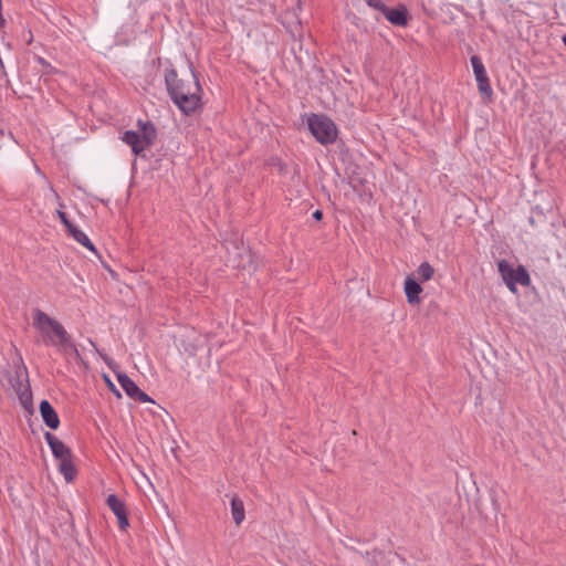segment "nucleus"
<instances>
[{"label": "nucleus", "mask_w": 566, "mask_h": 566, "mask_svg": "<svg viewBox=\"0 0 566 566\" xmlns=\"http://www.w3.org/2000/svg\"><path fill=\"white\" fill-rule=\"evenodd\" d=\"M166 84L168 92L177 105L185 114L196 112L201 105V86L192 71L178 77L174 70L167 71Z\"/></svg>", "instance_id": "1"}, {"label": "nucleus", "mask_w": 566, "mask_h": 566, "mask_svg": "<svg viewBox=\"0 0 566 566\" xmlns=\"http://www.w3.org/2000/svg\"><path fill=\"white\" fill-rule=\"evenodd\" d=\"M32 324L42 344L56 347L63 354L77 353L71 335L56 318L35 308L32 312Z\"/></svg>", "instance_id": "2"}, {"label": "nucleus", "mask_w": 566, "mask_h": 566, "mask_svg": "<svg viewBox=\"0 0 566 566\" xmlns=\"http://www.w3.org/2000/svg\"><path fill=\"white\" fill-rule=\"evenodd\" d=\"M44 439L49 444L54 458L59 461V471L66 482H72L76 475V469L72 461L71 449L51 432L44 433Z\"/></svg>", "instance_id": "3"}, {"label": "nucleus", "mask_w": 566, "mask_h": 566, "mask_svg": "<svg viewBox=\"0 0 566 566\" xmlns=\"http://www.w3.org/2000/svg\"><path fill=\"white\" fill-rule=\"evenodd\" d=\"M140 132L127 130L122 140L132 147L135 155H139L156 139V129L150 123L139 122Z\"/></svg>", "instance_id": "4"}, {"label": "nucleus", "mask_w": 566, "mask_h": 566, "mask_svg": "<svg viewBox=\"0 0 566 566\" xmlns=\"http://www.w3.org/2000/svg\"><path fill=\"white\" fill-rule=\"evenodd\" d=\"M499 272L502 276V280L506 284L507 289L512 293H516V285L521 284L523 286H527L531 283V277L526 271V269L522 265L513 266L505 260H501L497 263Z\"/></svg>", "instance_id": "5"}, {"label": "nucleus", "mask_w": 566, "mask_h": 566, "mask_svg": "<svg viewBox=\"0 0 566 566\" xmlns=\"http://www.w3.org/2000/svg\"><path fill=\"white\" fill-rule=\"evenodd\" d=\"M308 128L321 144H331L337 137V128L333 120L324 115H312L307 119Z\"/></svg>", "instance_id": "6"}, {"label": "nucleus", "mask_w": 566, "mask_h": 566, "mask_svg": "<svg viewBox=\"0 0 566 566\" xmlns=\"http://www.w3.org/2000/svg\"><path fill=\"white\" fill-rule=\"evenodd\" d=\"M471 64L474 73L475 81L478 83V88L486 97H491L492 87L490 85V81L485 71L483 63L480 57L476 55L471 56Z\"/></svg>", "instance_id": "7"}, {"label": "nucleus", "mask_w": 566, "mask_h": 566, "mask_svg": "<svg viewBox=\"0 0 566 566\" xmlns=\"http://www.w3.org/2000/svg\"><path fill=\"white\" fill-rule=\"evenodd\" d=\"M117 380L127 396L142 402H153L147 394L142 391L139 387L125 374H117Z\"/></svg>", "instance_id": "8"}, {"label": "nucleus", "mask_w": 566, "mask_h": 566, "mask_svg": "<svg viewBox=\"0 0 566 566\" xmlns=\"http://www.w3.org/2000/svg\"><path fill=\"white\" fill-rule=\"evenodd\" d=\"M107 504L118 520L119 527L126 530L129 525L124 503L114 494L107 496Z\"/></svg>", "instance_id": "9"}, {"label": "nucleus", "mask_w": 566, "mask_h": 566, "mask_svg": "<svg viewBox=\"0 0 566 566\" xmlns=\"http://www.w3.org/2000/svg\"><path fill=\"white\" fill-rule=\"evenodd\" d=\"M40 413L44 423L51 429H57L60 419L53 407L48 400H42L40 403Z\"/></svg>", "instance_id": "10"}, {"label": "nucleus", "mask_w": 566, "mask_h": 566, "mask_svg": "<svg viewBox=\"0 0 566 566\" xmlns=\"http://www.w3.org/2000/svg\"><path fill=\"white\" fill-rule=\"evenodd\" d=\"M403 291L409 304H420V293L422 292V287L420 284L413 279L408 276L405 280Z\"/></svg>", "instance_id": "11"}, {"label": "nucleus", "mask_w": 566, "mask_h": 566, "mask_svg": "<svg viewBox=\"0 0 566 566\" xmlns=\"http://www.w3.org/2000/svg\"><path fill=\"white\" fill-rule=\"evenodd\" d=\"M384 15L395 25L403 27L407 24V11L403 8L389 9L386 8Z\"/></svg>", "instance_id": "12"}, {"label": "nucleus", "mask_w": 566, "mask_h": 566, "mask_svg": "<svg viewBox=\"0 0 566 566\" xmlns=\"http://www.w3.org/2000/svg\"><path fill=\"white\" fill-rule=\"evenodd\" d=\"M231 515H232L233 522L237 525H240L245 518L243 501L238 496H233L231 499Z\"/></svg>", "instance_id": "13"}, {"label": "nucleus", "mask_w": 566, "mask_h": 566, "mask_svg": "<svg viewBox=\"0 0 566 566\" xmlns=\"http://www.w3.org/2000/svg\"><path fill=\"white\" fill-rule=\"evenodd\" d=\"M67 232L80 244H82L85 248H87L88 250L95 252V248H94L93 243L91 242V240L88 239V237L83 231H81L77 227L73 226L72 228H70L67 230Z\"/></svg>", "instance_id": "14"}, {"label": "nucleus", "mask_w": 566, "mask_h": 566, "mask_svg": "<svg viewBox=\"0 0 566 566\" xmlns=\"http://www.w3.org/2000/svg\"><path fill=\"white\" fill-rule=\"evenodd\" d=\"M433 274L434 269L428 262H422L417 269L418 279L422 282L431 280Z\"/></svg>", "instance_id": "15"}, {"label": "nucleus", "mask_w": 566, "mask_h": 566, "mask_svg": "<svg viewBox=\"0 0 566 566\" xmlns=\"http://www.w3.org/2000/svg\"><path fill=\"white\" fill-rule=\"evenodd\" d=\"M135 481L139 488H143L144 484L151 486L149 478L142 471L138 472V476L135 478Z\"/></svg>", "instance_id": "16"}, {"label": "nucleus", "mask_w": 566, "mask_h": 566, "mask_svg": "<svg viewBox=\"0 0 566 566\" xmlns=\"http://www.w3.org/2000/svg\"><path fill=\"white\" fill-rule=\"evenodd\" d=\"M367 4L376 10L381 11L382 13L386 10V6L380 0H366Z\"/></svg>", "instance_id": "17"}, {"label": "nucleus", "mask_w": 566, "mask_h": 566, "mask_svg": "<svg viewBox=\"0 0 566 566\" xmlns=\"http://www.w3.org/2000/svg\"><path fill=\"white\" fill-rule=\"evenodd\" d=\"M56 214L67 230L74 226L69 221L66 214L62 210H57Z\"/></svg>", "instance_id": "18"}, {"label": "nucleus", "mask_w": 566, "mask_h": 566, "mask_svg": "<svg viewBox=\"0 0 566 566\" xmlns=\"http://www.w3.org/2000/svg\"><path fill=\"white\" fill-rule=\"evenodd\" d=\"M106 381H107V384H108L109 389H111V390H112L116 396H118V397H119V396H120V394L115 389L114 384H113L108 378H106Z\"/></svg>", "instance_id": "19"}, {"label": "nucleus", "mask_w": 566, "mask_h": 566, "mask_svg": "<svg viewBox=\"0 0 566 566\" xmlns=\"http://www.w3.org/2000/svg\"><path fill=\"white\" fill-rule=\"evenodd\" d=\"M313 217H314L316 220H321V219H322V211L316 210V211L313 213Z\"/></svg>", "instance_id": "20"}, {"label": "nucleus", "mask_w": 566, "mask_h": 566, "mask_svg": "<svg viewBox=\"0 0 566 566\" xmlns=\"http://www.w3.org/2000/svg\"><path fill=\"white\" fill-rule=\"evenodd\" d=\"M50 190H51V192H52V196H53L56 200H59L60 198H59L57 193H56L52 188H50Z\"/></svg>", "instance_id": "21"}, {"label": "nucleus", "mask_w": 566, "mask_h": 566, "mask_svg": "<svg viewBox=\"0 0 566 566\" xmlns=\"http://www.w3.org/2000/svg\"><path fill=\"white\" fill-rule=\"evenodd\" d=\"M238 266H243L244 268L245 264L244 263H238Z\"/></svg>", "instance_id": "22"}]
</instances>
